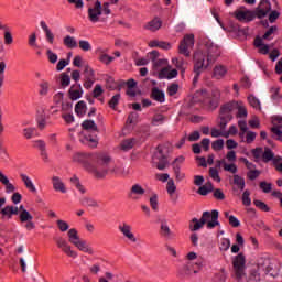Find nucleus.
Returning a JSON list of instances; mask_svg holds the SVG:
<instances>
[{
    "label": "nucleus",
    "instance_id": "23",
    "mask_svg": "<svg viewBox=\"0 0 282 282\" xmlns=\"http://www.w3.org/2000/svg\"><path fill=\"white\" fill-rule=\"evenodd\" d=\"M219 98H220L219 90H215L212 94L210 99L207 101V108L210 111H215V109H217V107H219Z\"/></svg>",
    "mask_w": 282,
    "mask_h": 282
},
{
    "label": "nucleus",
    "instance_id": "10",
    "mask_svg": "<svg viewBox=\"0 0 282 282\" xmlns=\"http://www.w3.org/2000/svg\"><path fill=\"white\" fill-rule=\"evenodd\" d=\"M118 230L121 232L122 237L130 241V243H138V238L133 234V227L127 221H122L118 225Z\"/></svg>",
    "mask_w": 282,
    "mask_h": 282
},
{
    "label": "nucleus",
    "instance_id": "57",
    "mask_svg": "<svg viewBox=\"0 0 282 282\" xmlns=\"http://www.w3.org/2000/svg\"><path fill=\"white\" fill-rule=\"evenodd\" d=\"M253 204L260 210H263L264 213H270V207H268V205L265 203H263L262 200L256 199V200H253Z\"/></svg>",
    "mask_w": 282,
    "mask_h": 282
},
{
    "label": "nucleus",
    "instance_id": "58",
    "mask_svg": "<svg viewBox=\"0 0 282 282\" xmlns=\"http://www.w3.org/2000/svg\"><path fill=\"white\" fill-rule=\"evenodd\" d=\"M224 171H227V173H232L235 175V173H237L238 171L237 164L224 162Z\"/></svg>",
    "mask_w": 282,
    "mask_h": 282
},
{
    "label": "nucleus",
    "instance_id": "53",
    "mask_svg": "<svg viewBox=\"0 0 282 282\" xmlns=\"http://www.w3.org/2000/svg\"><path fill=\"white\" fill-rule=\"evenodd\" d=\"M234 184H236L237 187L240 188V191H243L246 188V180L239 175H234Z\"/></svg>",
    "mask_w": 282,
    "mask_h": 282
},
{
    "label": "nucleus",
    "instance_id": "7",
    "mask_svg": "<svg viewBox=\"0 0 282 282\" xmlns=\"http://www.w3.org/2000/svg\"><path fill=\"white\" fill-rule=\"evenodd\" d=\"M200 220L207 226L208 230H213V228L219 226V212L217 209L204 212Z\"/></svg>",
    "mask_w": 282,
    "mask_h": 282
},
{
    "label": "nucleus",
    "instance_id": "52",
    "mask_svg": "<svg viewBox=\"0 0 282 282\" xmlns=\"http://www.w3.org/2000/svg\"><path fill=\"white\" fill-rule=\"evenodd\" d=\"M209 176L212 180H214V182H217L218 184L221 182V176H219V170H217V167L209 169Z\"/></svg>",
    "mask_w": 282,
    "mask_h": 282
},
{
    "label": "nucleus",
    "instance_id": "2",
    "mask_svg": "<svg viewBox=\"0 0 282 282\" xmlns=\"http://www.w3.org/2000/svg\"><path fill=\"white\" fill-rule=\"evenodd\" d=\"M69 243L75 246L79 252H84L85 254L94 256L96 254V251L94 250V247L87 242V240L80 238L78 235V230L76 228H72L67 232Z\"/></svg>",
    "mask_w": 282,
    "mask_h": 282
},
{
    "label": "nucleus",
    "instance_id": "60",
    "mask_svg": "<svg viewBox=\"0 0 282 282\" xmlns=\"http://www.w3.org/2000/svg\"><path fill=\"white\" fill-rule=\"evenodd\" d=\"M34 133H36V128L23 129V135L26 138V140H32V138H34Z\"/></svg>",
    "mask_w": 282,
    "mask_h": 282
},
{
    "label": "nucleus",
    "instance_id": "30",
    "mask_svg": "<svg viewBox=\"0 0 282 282\" xmlns=\"http://www.w3.org/2000/svg\"><path fill=\"white\" fill-rule=\"evenodd\" d=\"M80 204L86 208H100V203L91 197H83Z\"/></svg>",
    "mask_w": 282,
    "mask_h": 282
},
{
    "label": "nucleus",
    "instance_id": "39",
    "mask_svg": "<svg viewBox=\"0 0 282 282\" xmlns=\"http://www.w3.org/2000/svg\"><path fill=\"white\" fill-rule=\"evenodd\" d=\"M262 160L263 162H272L274 165V160H276V155H274V152H272V150L265 148L264 152L262 153Z\"/></svg>",
    "mask_w": 282,
    "mask_h": 282
},
{
    "label": "nucleus",
    "instance_id": "61",
    "mask_svg": "<svg viewBox=\"0 0 282 282\" xmlns=\"http://www.w3.org/2000/svg\"><path fill=\"white\" fill-rule=\"evenodd\" d=\"M150 206H151L152 210H155V212L159 210L158 194H153L150 197Z\"/></svg>",
    "mask_w": 282,
    "mask_h": 282
},
{
    "label": "nucleus",
    "instance_id": "50",
    "mask_svg": "<svg viewBox=\"0 0 282 282\" xmlns=\"http://www.w3.org/2000/svg\"><path fill=\"white\" fill-rule=\"evenodd\" d=\"M77 45L79 46V48H80L83 52H91V43H89V41L79 40V42L77 43Z\"/></svg>",
    "mask_w": 282,
    "mask_h": 282
},
{
    "label": "nucleus",
    "instance_id": "19",
    "mask_svg": "<svg viewBox=\"0 0 282 282\" xmlns=\"http://www.w3.org/2000/svg\"><path fill=\"white\" fill-rule=\"evenodd\" d=\"M161 237L164 239H173L175 237V234L171 230V227H169V221L166 219L161 220Z\"/></svg>",
    "mask_w": 282,
    "mask_h": 282
},
{
    "label": "nucleus",
    "instance_id": "17",
    "mask_svg": "<svg viewBox=\"0 0 282 282\" xmlns=\"http://www.w3.org/2000/svg\"><path fill=\"white\" fill-rule=\"evenodd\" d=\"M79 140L82 144H86L87 147H90V149H96V147H98V135L96 134L85 133Z\"/></svg>",
    "mask_w": 282,
    "mask_h": 282
},
{
    "label": "nucleus",
    "instance_id": "5",
    "mask_svg": "<svg viewBox=\"0 0 282 282\" xmlns=\"http://www.w3.org/2000/svg\"><path fill=\"white\" fill-rule=\"evenodd\" d=\"M232 111H237L236 118H248V110L241 101H231L223 106V113H232Z\"/></svg>",
    "mask_w": 282,
    "mask_h": 282
},
{
    "label": "nucleus",
    "instance_id": "3",
    "mask_svg": "<svg viewBox=\"0 0 282 282\" xmlns=\"http://www.w3.org/2000/svg\"><path fill=\"white\" fill-rule=\"evenodd\" d=\"M214 63L215 58L208 57L204 52H196L194 54V73L196 74V78H199L202 72H206Z\"/></svg>",
    "mask_w": 282,
    "mask_h": 282
},
{
    "label": "nucleus",
    "instance_id": "29",
    "mask_svg": "<svg viewBox=\"0 0 282 282\" xmlns=\"http://www.w3.org/2000/svg\"><path fill=\"white\" fill-rule=\"evenodd\" d=\"M20 177L28 191L31 193H36V186L34 185V182H32V178L28 176V174H20Z\"/></svg>",
    "mask_w": 282,
    "mask_h": 282
},
{
    "label": "nucleus",
    "instance_id": "45",
    "mask_svg": "<svg viewBox=\"0 0 282 282\" xmlns=\"http://www.w3.org/2000/svg\"><path fill=\"white\" fill-rule=\"evenodd\" d=\"M219 250L220 252H228V250H230V239L221 238L219 241Z\"/></svg>",
    "mask_w": 282,
    "mask_h": 282
},
{
    "label": "nucleus",
    "instance_id": "48",
    "mask_svg": "<svg viewBox=\"0 0 282 282\" xmlns=\"http://www.w3.org/2000/svg\"><path fill=\"white\" fill-rule=\"evenodd\" d=\"M166 191L171 197H173V195H175V191H177V186L175 185V181H173V178H170L167 181Z\"/></svg>",
    "mask_w": 282,
    "mask_h": 282
},
{
    "label": "nucleus",
    "instance_id": "54",
    "mask_svg": "<svg viewBox=\"0 0 282 282\" xmlns=\"http://www.w3.org/2000/svg\"><path fill=\"white\" fill-rule=\"evenodd\" d=\"M249 100V105H251V107H253V109H261V101H259V99L252 95H250L248 97Z\"/></svg>",
    "mask_w": 282,
    "mask_h": 282
},
{
    "label": "nucleus",
    "instance_id": "35",
    "mask_svg": "<svg viewBox=\"0 0 282 282\" xmlns=\"http://www.w3.org/2000/svg\"><path fill=\"white\" fill-rule=\"evenodd\" d=\"M75 113H77V116L79 118H83V116H85V113H87V104L85 101H78L75 105Z\"/></svg>",
    "mask_w": 282,
    "mask_h": 282
},
{
    "label": "nucleus",
    "instance_id": "56",
    "mask_svg": "<svg viewBox=\"0 0 282 282\" xmlns=\"http://www.w3.org/2000/svg\"><path fill=\"white\" fill-rule=\"evenodd\" d=\"M111 171L116 175H129V170H124L122 165H116Z\"/></svg>",
    "mask_w": 282,
    "mask_h": 282
},
{
    "label": "nucleus",
    "instance_id": "21",
    "mask_svg": "<svg viewBox=\"0 0 282 282\" xmlns=\"http://www.w3.org/2000/svg\"><path fill=\"white\" fill-rule=\"evenodd\" d=\"M235 17L238 21L250 22L254 19V14L250 10H238L235 12Z\"/></svg>",
    "mask_w": 282,
    "mask_h": 282
},
{
    "label": "nucleus",
    "instance_id": "22",
    "mask_svg": "<svg viewBox=\"0 0 282 282\" xmlns=\"http://www.w3.org/2000/svg\"><path fill=\"white\" fill-rule=\"evenodd\" d=\"M227 74L228 68L221 64L216 65L213 69V77L216 78V80H221Z\"/></svg>",
    "mask_w": 282,
    "mask_h": 282
},
{
    "label": "nucleus",
    "instance_id": "37",
    "mask_svg": "<svg viewBox=\"0 0 282 282\" xmlns=\"http://www.w3.org/2000/svg\"><path fill=\"white\" fill-rule=\"evenodd\" d=\"M65 98V95L63 93H56L53 97V101L55 105H62V109H72V105L67 104L66 106L63 105V100Z\"/></svg>",
    "mask_w": 282,
    "mask_h": 282
},
{
    "label": "nucleus",
    "instance_id": "31",
    "mask_svg": "<svg viewBox=\"0 0 282 282\" xmlns=\"http://www.w3.org/2000/svg\"><path fill=\"white\" fill-rule=\"evenodd\" d=\"M63 43L67 50H76V47H78V41L72 35L64 36Z\"/></svg>",
    "mask_w": 282,
    "mask_h": 282
},
{
    "label": "nucleus",
    "instance_id": "47",
    "mask_svg": "<svg viewBox=\"0 0 282 282\" xmlns=\"http://www.w3.org/2000/svg\"><path fill=\"white\" fill-rule=\"evenodd\" d=\"M198 195L206 196L208 193H213V184L208 183L206 185H203L197 191Z\"/></svg>",
    "mask_w": 282,
    "mask_h": 282
},
{
    "label": "nucleus",
    "instance_id": "36",
    "mask_svg": "<svg viewBox=\"0 0 282 282\" xmlns=\"http://www.w3.org/2000/svg\"><path fill=\"white\" fill-rule=\"evenodd\" d=\"M204 221L202 219L193 218L189 221V230L192 232H196V230H202L204 228Z\"/></svg>",
    "mask_w": 282,
    "mask_h": 282
},
{
    "label": "nucleus",
    "instance_id": "32",
    "mask_svg": "<svg viewBox=\"0 0 282 282\" xmlns=\"http://www.w3.org/2000/svg\"><path fill=\"white\" fill-rule=\"evenodd\" d=\"M162 28V20L159 18L153 19L145 25V30H149L150 32H158Z\"/></svg>",
    "mask_w": 282,
    "mask_h": 282
},
{
    "label": "nucleus",
    "instance_id": "62",
    "mask_svg": "<svg viewBox=\"0 0 282 282\" xmlns=\"http://www.w3.org/2000/svg\"><path fill=\"white\" fill-rule=\"evenodd\" d=\"M177 91H180V85H177L176 83L167 86L169 96H175V94H177Z\"/></svg>",
    "mask_w": 282,
    "mask_h": 282
},
{
    "label": "nucleus",
    "instance_id": "25",
    "mask_svg": "<svg viewBox=\"0 0 282 282\" xmlns=\"http://www.w3.org/2000/svg\"><path fill=\"white\" fill-rule=\"evenodd\" d=\"M232 120V113L231 112H224V106L220 108V122L219 127L224 131L226 127H228V122Z\"/></svg>",
    "mask_w": 282,
    "mask_h": 282
},
{
    "label": "nucleus",
    "instance_id": "43",
    "mask_svg": "<svg viewBox=\"0 0 282 282\" xmlns=\"http://www.w3.org/2000/svg\"><path fill=\"white\" fill-rule=\"evenodd\" d=\"M152 98L156 100V102H164V91L160 90L159 88L152 89Z\"/></svg>",
    "mask_w": 282,
    "mask_h": 282
},
{
    "label": "nucleus",
    "instance_id": "18",
    "mask_svg": "<svg viewBox=\"0 0 282 282\" xmlns=\"http://www.w3.org/2000/svg\"><path fill=\"white\" fill-rule=\"evenodd\" d=\"M273 128L271 129L272 133L278 137V140H282V117L275 116L272 118Z\"/></svg>",
    "mask_w": 282,
    "mask_h": 282
},
{
    "label": "nucleus",
    "instance_id": "11",
    "mask_svg": "<svg viewBox=\"0 0 282 282\" xmlns=\"http://www.w3.org/2000/svg\"><path fill=\"white\" fill-rule=\"evenodd\" d=\"M57 248L62 249V251L72 259L78 258V252L72 249V246H69V242L65 240V238H57L56 239Z\"/></svg>",
    "mask_w": 282,
    "mask_h": 282
},
{
    "label": "nucleus",
    "instance_id": "49",
    "mask_svg": "<svg viewBox=\"0 0 282 282\" xmlns=\"http://www.w3.org/2000/svg\"><path fill=\"white\" fill-rule=\"evenodd\" d=\"M180 165L173 166V171L175 174L176 182H182L186 177V174L182 172Z\"/></svg>",
    "mask_w": 282,
    "mask_h": 282
},
{
    "label": "nucleus",
    "instance_id": "41",
    "mask_svg": "<svg viewBox=\"0 0 282 282\" xmlns=\"http://www.w3.org/2000/svg\"><path fill=\"white\" fill-rule=\"evenodd\" d=\"M271 94V100L274 102H281L282 96H281V88L274 86L270 89Z\"/></svg>",
    "mask_w": 282,
    "mask_h": 282
},
{
    "label": "nucleus",
    "instance_id": "51",
    "mask_svg": "<svg viewBox=\"0 0 282 282\" xmlns=\"http://www.w3.org/2000/svg\"><path fill=\"white\" fill-rule=\"evenodd\" d=\"M19 217L22 224H25V221H32L34 219L32 214H30V212L28 210H23L22 213H20Z\"/></svg>",
    "mask_w": 282,
    "mask_h": 282
},
{
    "label": "nucleus",
    "instance_id": "14",
    "mask_svg": "<svg viewBox=\"0 0 282 282\" xmlns=\"http://www.w3.org/2000/svg\"><path fill=\"white\" fill-rule=\"evenodd\" d=\"M33 147L40 151L43 162H50V154H47V145L45 144V141L35 140L33 141Z\"/></svg>",
    "mask_w": 282,
    "mask_h": 282
},
{
    "label": "nucleus",
    "instance_id": "44",
    "mask_svg": "<svg viewBox=\"0 0 282 282\" xmlns=\"http://www.w3.org/2000/svg\"><path fill=\"white\" fill-rule=\"evenodd\" d=\"M82 127L85 129V131H98V126H96V122L91 120H85L82 123Z\"/></svg>",
    "mask_w": 282,
    "mask_h": 282
},
{
    "label": "nucleus",
    "instance_id": "42",
    "mask_svg": "<svg viewBox=\"0 0 282 282\" xmlns=\"http://www.w3.org/2000/svg\"><path fill=\"white\" fill-rule=\"evenodd\" d=\"M169 65V59H158L153 63V72L154 74H158V72H161L163 67H166Z\"/></svg>",
    "mask_w": 282,
    "mask_h": 282
},
{
    "label": "nucleus",
    "instance_id": "63",
    "mask_svg": "<svg viewBox=\"0 0 282 282\" xmlns=\"http://www.w3.org/2000/svg\"><path fill=\"white\" fill-rule=\"evenodd\" d=\"M84 74L86 76V78H94V68H91V66H89V64H84Z\"/></svg>",
    "mask_w": 282,
    "mask_h": 282
},
{
    "label": "nucleus",
    "instance_id": "24",
    "mask_svg": "<svg viewBox=\"0 0 282 282\" xmlns=\"http://www.w3.org/2000/svg\"><path fill=\"white\" fill-rule=\"evenodd\" d=\"M52 184L54 191H56L57 193H67V187H65V183L59 176H53Z\"/></svg>",
    "mask_w": 282,
    "mask_h": 282
},
{
    "label": "nucleus",
    "instance_id": "20",
    "mask_svg": "<svg viewBox=\"0 0 282 282\" xmlns=\"http://www.w3.org/2000/svg\"><path fill=\"white\" fill-rule=\"evenodd\" d=\"M40 26L42 28V30L45 34L46 42L50 45H54L55 36H54V32H52V29H50V26L47 25V23L45 21H41Z\"/></svg>",
    "mask_w": 282,
    "mask_h": 282
},
{
    "label": "nucleus",
    "instance_id": "1",
    "mask_svg": "<svg viewBox=\"0 0 282 282\" xmlns=\"http://www.w3.org/2000/svg\"><path fill=\"white\" fill-rule=\"evenodd\" d=\"M93 155L90 153L85 152H75L73 154V162H76L77 164H82L86 171L95 175V177L102 178L107 176V173H109V167L107 164L111 162V158L107 154H98L96 156L97 160V166L94 167L91 164H89V160H91Z\"/></svg>",
    "mask_w": 282,
    "mask_h": 282
},
{
    "label": "nucleus",
    "instance_id": "26",
    "mask_svg": "<svg viewBox=\"0 0 282 282\" xmlns=\"http://www.w3.org/2000/svg\"><path fill=\"white\" fill-rule=\"evenodd\" d=\"M68 94L70 100H78L83 98V87H80V85H73L69 88Z\"/></svg>",
    "mask_w": 282,
    "mask_h": 282
},
{
    "label": "nucleus",
    "instance_id": "13",
    "mask_svg": "<svg viewBox=\"0 0 282 282\" xmlns=\"http://www.w3.org/2000/svg\"><path fill=\"white\" fill-rule=\"evenodd\" d=\"M156 74L161 80H173V78H177V69H172L169 64L163 66Z\"/></svg>",
    "mask_w": 282,
    "mask_h": 282
},
{
    "label": "nucleus",
    "instance_id": "12",
    "mask_svg": "<svg viewBox=\"0 0 282 282\" xmlns=\"http://www.w3.org/2000/svg\"><path fill=\"white\" fill-rule=\"evenodd\" d=\"M102 14V3L100 1H96L94 8L88 9V19L91 23H98L100 21V15Z\"/></svg>",
    "mask_w": 282,
    "mask_h": 282
},
{
    "label": "nucleus",
    "instance_id": "59",
    "mask_svg": "<svg viewBox=\"0 0 282 282\" xmlns=\"http://www.w3.org/2000/svg\"><path fill=\"white\" fill-rule=\"evenodd\" d=\"M242 204L243 206H251L252 199L250 198V191L246 189L242 194Z\"/></svg>",
    "mask_w": 282,
    "mask_h": 282
},
{
    "label": "nucleus",
    "instance_id": "16",
    "mask_svg": "<svg viewBox=\"0 0 282 282\" xmlns=\"http://www.w3.org/2000/svg\"><path fill=\"white\" fill-rule=\"evenodd\" d=\"M144 193H147V191L144 189V187H142V185L134 184L130 189L129 197L130 199L138 202V199H142Z\"/></svg>",
    "mask_w": 282,
    "mask_h": 282
},
{
    "label": "nucleus",
    "instance_id": "6",
    "mask_svg": "<svg viewBox=\"0 0 282 282\" xmlns=\"http://www.w3.org/2000/svg\"><path fill=\"white\" fill-rule=\"evenodd\" d=\"M232 265L235 276L240 281V279L246 276V256H243V253L236 256L232 260Z\"/></svg>",
    "mask_w": 282,
    "mask_h": 282
},
{
    "label": "nucleus",
    "instance_id": "4",
    "mask_svg": "<svg viewBox=\"0 0 282 282\" xmlns=\"http://www.w3.org/2000/svg\"><path fill=\"white\" fill-rule=\"evenodd\" d=\"M54 113H58V109L56 107L52 106L50 110H46L43 107L37 108L35 120L37 122V128L43 131L45 127H47V120H50V115L54 116Z\"/></svg>",
    "mask_w": 282,
    "mask_h": 282
},
{
    "label": "nucleus",
    "instance_id": "38",
    "mask_svg": "<svg viewBox=\"0 0 282 282\" xmlns=\"http://www.w3.org/2000/svg\"><path fill=\"white\" fill-rule=\"evenodd\" d=\"M70 183L73 184V186H75V188H77V191H79V193H82V195H85L87 193L85 186L80 184V178H78V176L74 175L73 177H70Z\"/></svg>",
    "mask_w": 282,
    "mask_h": 282
},
{
    "label": "nucleus",
    "instance_id": "27",
    "mask_svg": "<svg viewBox=\"0 0 282 282\" xmlns=\"http://www.w3.org/2000/svg\"><path fill=\"white\" fill-rule=\"evenodd\" d=\"M0 213L3 219H12V215H19V207L6 206Z\"/></svg>",
    "mask_w": 282,
    "mask_h": 282
},
{
    "label": "nucleus",
    "instance_id": "64",
    "mask_svg": "<svg viewBox=\"0 0 282 282\" xmlns=\"http://www.w3.org/2000/svg\"><path fill=\"white\" fill-rule=\"evenodd\" d=\"M273 166L275 167V171L282 173V156L276 155Z\"/></svg>",
    "mask_w": 282,
    "mask_h": 282
},
{
    "label": "nucleus",
    "instance_id": "8",
    "mask_svg": "<svg viewBox=\"0 0 282 282\" xmlns=\"http://www.w3.org/2000/svg\"><path fill=\"white\" fill-rule=\"evenodd\" d=\"M195 47V35L187 34L178 45V54H182L186 58L191 57V50Z\"/></svg>",
    "mask_w": 282,
    "mask_h": 282
},
{
    "label": "nucleus",
    "instance_id": "55",
    "mask_svg": "<svg viewBox=\"0 0 282 282\" xmlns=\"http://www.w3.org/2000/svg\"><path fill=\"white\" fill-rule=\"evenodd\" d=\"M48 91H50V83L42 82L40 84V91H39L40 96H47Z\"/></svg>",
    "mask_w": 282,
    "mask_h": 282
},
{
    "label": "nucleus",
    "instance_id": "40",
    "mask_svg": "<svg viewBox=\"0 0 282 282\" xmlns=\"http://www.w3.org/2000/svg\"><path fill=\"white\" fill-rule=\"evenodd\" d=\"M133 147H135V139L133 138L124 139L120 144V148L122 149V151H131Z\"/></svg>",
    "mask_w": 282,
    "mask_h": 282
},
{
    "label": "nucleus",
    "instance_id": "28",
    "mask_svg": "<svg viewBox=\"0 0 282 282\" xmlns=\"http://www.w3.org/2000/svg\"><path fill=\"white\" fill-rule=\"evenodd\" d=\"M209 58H214V63L215 61H217V58H219V56L221 55V50L219 48V46L212 44L207 52L205 53Z\"/></svg>",
    "mask_w": 282,
    "mask_h": 282
},
{
    "label": "nucleus",
    "instance_id": "9",
    "mask_svg": "<svg viewBox=\"0 0 282 282\" xmlns=\"http://www.w3.org/2000/svg\"><path fill=\"white\" fill-rule=\"evenodd\" d=\"M152 164L159 171H164L166 166H169V161L164 156V152L162 151V147H158L154 155L152 156Z\"/></svg>",
    "mask_w": 282,
    "mask_h": 282
},
{
    "label": "nucleus",
    "instance_id": "46",
    "mask_svg": "<svg viewBox=\"0 0 282 282\" xmlns=\"http://www.w3.org/2000/svg\"><path fill=\"white\" fill-rule=\"evenodd\" d=\"M2 30L4 31V45H12V43H14V37H12L10 28L6 26V29Z\"/></svg>",
    "mask_w": 282,
    "mask_h": 282
},
{
    "label": "nucleus",
    "instance_id": "33",
    "mask_svg": "<svg viewBox=\"0 0 282 282\" xmlns=\"http://www.w3.org/2000/svg\"><path fill=\"white\" fill-rule=\"evenodd\" d=\"M172 63L176 68H178L180 72H182V74H184L186 72V65H188V63H186V61H184V58L173 57Z\"/></svg>",
    "mask_w": 282,
    "mask_h": 282
},
{
    "label": "nucleus",
    "instance_id": "15",
    "mask_svg": "<svg viewBox=\"0 0 282 282\" xmlns=\"http://www.w3.org/2000/svg\"><path fill=\"white\" fill-rule=\"evenodd\" d=\"M272 10V4L269 0H262L257 9L256 15L258 19H264L268 13Z\"/></svg>",
    "mask_w": 282,
    "mask_h": 282
},
{
    "label": "nucleus",
    "instance_id": "34",
    "mask_svg": "<svg viewBox=\"0 0 282 282\" xmlns=\"http://www.w3.org/2000/svg\"><path fill=\"white\" fill-rule=\"evenodd\" d=\"M254 46L258 47L260 54H268L270 52V46L263 44V40L261 37H257L254 40Z\"/></svg>",
    "mask_w": 282,
    "mask_h": 282
}]
</instances>
